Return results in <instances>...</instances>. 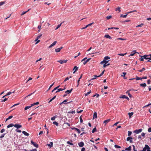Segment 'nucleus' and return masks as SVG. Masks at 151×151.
<instances>
[{"instance_id": "nucleus-1", "label": "nucleus", "mask_w": 151, "mask_h": 151, "mask_svg": "<svg viewBox=\"0 0 151 151\" xmlns=\"http://www.w3.org/2000/svg\"><path fill=\"white\" fill-rule=\"evenodd\" d=\"M87 58H85L83 59L81 61L82 62L83 61V64L84 65H85L86 63L88 62L91 59V58H88L87 59Z\"/></svg>"}, {"instance_id": "nucleus-2", "label": "nucleus", "mask_w": 151, "mask_h": 151, "mask_svg": "<svg viewBox=\"0 0 151 151\" xmlns=\"http://www.w3.org/2000/svg\"><path fill=\"white\" fill-rule=\"evenodd\" d=\"M139 56L141 57V58H143L145 59H149L151 60V57H149V55H145L143 56L141 55H140Z\"/></svg>"}, {"instance_id": "nucleus-3", "label": "nucleus", "mask_w": 151, "mask_h": 151, "mask_svg": "<svg viewBox=\"0 0 151 151\" xmlns=\"http://www.w3.org/2000/svg\"><path fill=\"white\" fill-rule=\"evenodd\" d=\"M142 131V129H139L136 130H134L133 132L134 133H135L136 134H137L141 132Z\"/></svg>"}, {"instance_id": "nucleus-4", "label": "nucleus", "mask_w": 151, "mask_h": 151, "mask_svg": "<svg viewBox=\"0 0 151 151\" xmlns=\"http://www.w3.org/2000/svg\"><path fill=\"white\" fill-rule=\"evenodd\" d=\"M68 60H58V62L60 63V64H62L64 63H66Z\"/></svg>"}, {"instance_id": "nucleus-5", "label": "nucleus", "mask_w": 151, "mask_h": 151, "mask_svg": "<svg viewBox=\"0 0 151 151\" xmlns=\"http://www.w3.org/2000/svg\"><path fill=\"white\" fill-rule=\"evenodd\" d=\"M14 127H15L17 129H18L22 127V125L18 124H14Z\"/></svg>"}, {"instance_id": "nucleus-6", "label": "nucleus", "mask_w": 151, "mask_h": 151, "mask_svg": "<svg viewBox=\"0 0 151 151\" xmlns=\"http://www.w3.org/2000/svg\"><path fill=\"white\" fill-rule=\"evenodd\" d=\"M31 143L36 147L37 148L38 147V145L36 143L33 142L32 140L31 141Z\"/></svg>"}, {"instance_id": "nucleus-7", "label": "nucleus", "mask_w": 151, "mask_h": 151, "mask_svg": "<svg viewBox=\"0 0 151 151\" xmlns=\"http://www.w3.org/2000/svg\"><path fill=\"white\" fill-rule=\"evenodd\" d=\"M57 43V41H55L52 44L50 45L48 47V48H50L55 45Z\"/></svg>"}, {"instance_id": "nucleus-8", "label": "nucleus", "mask_w": 151, "mask_h": 151, "mask_svg": "<svg viewBox=\"0 0 151 151\" xmlns=\"http://www.w3.org/2000/svg\"><path fill=\"white\" fill-rule=\"evenodd\" d=\"M67 101H68V100L66 99V100H65L63 102H62L60 104V105L63 104H67V103H65V102ZM72 102V101H70V102H69L67 103H70V102Z\"/></svg>"}, {"instance_id": "nucleus-9", "label": "nucleus", "mask_w": 151, "mask_h": 151, "mask_svg": "<svg viewBox=\"0 0 151 151\" xmlns=\"http://www.w3.org/2000/svg\"><path fill=\"white\" fill-rule=\"evenodd\" d=\"M131 150V147L129 146L128 147L126 148L125 149V150H122V151H130Z\"/></svg>"}, {"instance_id": "nucleus-10", "label": "nucleus", "mask_w": 151, "mask_h": 151, "mask_svg": "<svg viewBox=\"0 0 151 151\" xmlns=\"http://www.w3.org/2000/svg\"><path fill=\"white\" fill-rule=\"evenodd\" d=\"M132 138L131 137H128L127 139V141H129V142L130 143H132Z\"/></svg>"}, {"instance_id": "nucleus-11", "label": "nucleus", "mask_w": 151, "mask_h": 151, "mask_svg": "<svg viewBox=\"0 0 151 151\" xmlns=\"http://www.w3.org/2000/svg\"><path fill=\"white\" fill-rule=\"evenodd\" d=\"M136 53H137V52H136V50H133L131 52V54L129 56H133Z\"/></svg>"}, {"instance_id": "nucleus-12", "label": "nucleus", "mask_w": 151, "mask_h": 151, "mask_svg": "<svg viewBox=\"0 0 151 151\" xmlns=\"http://www.w3.org/2000/svg\"><path fill=\"white\" fill-rule=\"evenodd\" d=\"M53 143L52 142H50V144H47V145L50 148L51 147L53 146Z\"/></svg>"}, {"instance_id": "nucleus-13", "label": "nucleus", "mask_w": 151, "mask_h": 151, "mask_svg": "<svg viewBox=\"0 0 151 151\" xmlns=\"http://www.w3.org/2000/svg\"><path fill=\"white\" fill-rule=\"evenodd\" d=\"M110 121H111L110 119H108L106 120L104 122V123L105 124H106L108 123L109 122H110Z\"/></svg>"}, {"instance_id": "nucleus-14", "label": "nucleus", "mask_w": 151, "mask_h": 151, "mask_svg": "<svg viewBox=\"0 0 151 151\" xmlns=\"http://www.w3.org/2000/svg\"><path fill=\"white\" fill-rule=\"evenodd\" d=\"M78 145H79V146L80 147H82L84 145V143L83 142H81L79 143H78Z\"/></svg>"}, {"instance_id": "nucleus-15", "label": "nucleus", "mask_w": 151, "mask_h": 151, "mask_svg": "<svg viewBox=\"0 0 151 151\" xmlns=\"http://www.w3.org/2000/svg\"><path fill=\"white\" fill-rule=\"evenodd\" d=\"M14 125L13 123H11L8 125L7 126V128H9L11 127H12L13 126H14Z\"/></svg>"}, {"instance_id": "nucleus-16", "label": "nucleus", "mask_w": 151, "mask_h": 151, "mask_svg": "<svg viewBox=\"0 0 151 151\" xmlns=\"http://www.w3.org/2000/svg\"><path fill=\"white\" fill-rule=\"evenodd\" d=\"M148 147V146L147 145H146L145 147L143 149L142 151H146Z\"/></svg>"}, {"instance_id": "nucleus-17", "label": "nucleus", "mask_w": 151, "mask_h": 151, "mask_svg": "<svg viewBox=\"0 0 151 151\" xmlns=\"http://www.w3.org/2000/svg\"><path fill=\"white\" fill-rule=\"evenodd\" d=\"M104 71H105V70H104L100 74V75L98 76H97L96 75H95L93 76H96V77H100L101 76L104 74Z\"/></svg>"}, {"instance_id": "nucleus-18", "label": "nucleus", "mask_w": 151, "mask_h": 151, "mask_svg": "<svg viewBox=\"0 0 151 151\" xmlns=\"http://www.w3.org/2000/svg\"><path fill=\"white\" fill-rule=\"evenodd\" d=\"M104 37L107 38H109V39H111L112 38L109 35H105L104 36Z\"/></svg>"}, {"instance_id": "nucleus-19", "label": "nucleus", "mask_w": 151, "mask_h": 151, "mask_svg": "<svg viewBox=\"0 0 151 151\" xmlns=\"http://www.w3.org/2000/svg\"><path fill=\"white\" fill-rule=\"evenodd\" d=\"M75 70V71L73 72V73H74L76 71L78 70V68L76 66H75L74 67L73 70Z\"/></svg>"}, {"instance_id": "nucleus-20", "label": "nucleus", "mask_w": 151, "mask_h": 151, "mask_svg": "<svg viewBox=\"0 0 151 151\" xmlns=\"http://www.w3.org/2000/svg\"><path fill=\"white\" fill-rule=\"evenodd\" d=\"M22 133L25 135L26 136H29V133H27L25 131H23L22 132Z\"/></svg>"}, {"instance_id": "nucleus-21", "label": "nucleus", "mask_w": 151, "mask_h": 151, "mask_svg": "<svg viewBox=\"0 0 151 151\" xmlns=\"http://www.w3.org/2000/svg\"><path fill=\"white\" fill-rule=\"evenodd\" d=\"M140 86L143 87H145L147 86L146 84L145 83L140 84Z\"/></svg>"}, {"instance_id": "nucleus-22", "label": "nucleus", "mask_w": 151, "mask_h": 151, "mask_svg": "<svg viewBox=\"0 0 151 151\" xmlns=\"http://www.w3.org/2000/svg\"><path fill=\"white\" fill-rule=\"evenodd\" d=\"M73 88H71V89L70 90H67L65 92V93H70L71 92L72 90H73Z\"/></svg>"}, {"instance_id": "nucleus-23", "label": "nucleus", "mask_w": 151, "mask_h": 151, "mask_svg": "<svg viewBox=\"0 0 151 151\" xmlns=\"http://www.w3.org/2000/svg\"><path fill=\"white\" fill-rule=\"evenodd\" d=\"M97 114L96 112H95L94 113V114H93V119L96 118H97Z\"/></svg>"}, {"instance_id": "nucleus-24", "label": "nucleus", "mask_w": 151, "mask_h": 151, "mask_svg": "<svg viewBox=\"0 0 151 151\" xmlns=\"http://www.w3.org/2000/svg\"><path fill=\"white\" fill-rule=\"evenodd\" d=\"M121 8L120 7H118L117 8H115V10L116 11H118L119 12H120L121 11Z\"/></svg>"}, {"instance_id": "nucleus-25", "label": "nucleus", "mask_w": 151, "mask_h": 151, "mask_svg": "<svg viewBox=\"0 0 151 151\" xmlns=\"http://www.w3.org/2000/svg\"><path fill=\"white\" fill-rule=\"evenodd\" d=\"M134 113L132 112L131 113H129L128 115L129 118H130L131 116Z\"/></svg>"}, {"instance_id": "nucleus-26", "label": "nucleus", "mask_w": 151, "mask_h": 151, "mask_svg": "<svg viewBox=\"0 0 151 151\" xmlns=\"http://www.w3.org/2000/svg\"><path fill=\"white\" fill-rule=\"evenodd\" d=\"M42 36V34H41L39 36H38L37 37L36 39L35 40V41H36L38 39L41 37Z\"/></svg>"}, {"instance_id": "nucleus-27", "label": "nucleus", "mask_w": 151, "mask_h": 151, "mask_svg": "<svg viewBox=\"0 0 151 151\" xmlns=\"http://www.w3.org/2000/svg\"><path fill=\"white\" fill-rule=\"evenodd\" d=\"M126 40V39L122 38H116L115 40Z\"/></svg>"}, {"instance_id": "nucleus-28", "label": "nucleus", "mask_w": 151, "mask_h": 151, "mask_svg": "<svg viewBox=\"0 0 151 151\" xmlns=\"http://www.w3.org/2000/svg\"><path fill=\"white\" fill-rule=\"evenodd\" d=\"M31 107H32V106L31 105L30 106H26L24 108V110H26L29 109Z\"/></svg>"}, {"instance_id": "nucleus-29", "label": "nucleus", "mask_w": 151, "mask_h": 151, "mask_svg": "<svg viewBox=\"0 0 151 151\" xmlns=\"http://www.w3.org/2000/svg\"><path fill=\"white\" fill-rule=\"evenodd\" d=\"M128 14H126V15H123V14H121L120 16V17H123V18H126V17L127 16V15Z\"/></svg>"}, {"instance_id": "nucleus-30", "label": "nucleus", "mask_w": 151, "mask_h": 151, "mask_svg": "<svg viewBox=\"0 0 151 151\" xmlns=\"http://www.w3.org/2000/svg\"><path fill=\"white\" fill-rule=\"evenodd\" d=\"M126 93H127L128 94V95L129 96V97L131 98L132 97L130 93L129 92V91H128Z\"/></svg>"}, {"instance_id": "nucleus-31", "label": "nucleus", "mask_w": 151, "mask_h": 151, "mask_svg": "<svg viewBox=\"0 0 151 151\" xmlns=\"http://www.w3.org/2000/svg\"><path fill=\"white\" fill-rule=\"evenodd\" d=\"M63 90V89L62 88H58V89L56 91V93H57L60 91H62Z\"/></svg>"}, {"instance_id": "nucleus-32", "label": "nucleus", "mask_w": 151, "mask_h": 151, "mask_svg": "<svg viewBox=\"0 0 151 151\" xmlns=\"http://www.w3.org/2000/svg\"><path fill=\"white\" fill-rule=\"evenodd\" d=\"M126 96L125 95H122L120 97V98H122V99H125L126 97Z\"/></svg>"}, {"instance_id": "nucleus-33", "label": "nucleus", "mask_w": 151, "mask_h": 151, "mask_svg": "<svg viewBox=\"0 0 151 151\" xmlns=\"http://www.w3.org/2000/svg\"><path fill=\"white\" fill-rule=\"evenodd\" d=\"M62 24V23H61L60 24H58L57 26V27L55 29L56 30L57 29H58V28H59L60 27V26H61V25Z\"/></svg>"}, {"instance_id": "nucleus-34", "label": "nucleus", "mask_w": 151, "mask_h": 151, "mask_svg": "<svg viewBox=\"0 0 151 151\" xmlns=\"http://www.w3.org/2000/svg\"><path fill=\"white\" fill-rule=\"evenodd\" d=\"M60 51V49L59 48H57L55 49V51L57 52H59Z\"/></svg>"}, {"instance_id": "nucleus-35", "label": "nucleus", "mask_w": 151, "mask_h": 151, "mask_svg": "<svg viewBox=\"0 0 151 151\" xmlns=\"http://www.w3.org/2000/svg\"><path fill=\"white\" fill-rule=\"evenodd\" d=\"M110 59V57L109 56H106L104 58V60H106L108 59Z\"/></svg>"}, {"instance_id": "nucleus-36", "label": "nucleus", "mask_w": 151, "mask_h": 151, "mask_svg": "<svg viewBox=\"0 0 151 151\" xmlns=\"http://www.w3.org/2000/svg\"><path fill=\"white\" fill-rule=\"evenodd\" d=\"M53 123L56 126H58V123L56 122H53Z\"/></svg>"}, {"instance_id": "nucleus-37", "label": "nucleus", "mask_w": 151, "mask_h": 151, "mask_svg": "<svg viewBox=\"0 0 151 151\" xmlns=\"http://www.w3.org/2000/svg\"><path fill=\"white\" fill-rule=\"evenodd\" d=\"M5 1H1L0 2V6L5 4Z\"/></svg>"}, {"instance_id": "nucleus-38", "label": "nucleus", "mask_w": 151, "mask_h": 151, "mask_svg": "<svg viewBox=\"0 0 151 151\" xmlns=\"http://www.w3.org/2000/svg\"><path fill=\"white\" fill-rule=\"evenodd\" d=\"M137 11L136 10H133V11H130V12H127L126 13L127 14H129V13H132V12H136Z\"/></svg>"}, {"instance_id": "nucleus-39", "label": "nucleus", "mask_w": 151, "mask_h": 151, "mask_svg": "<svg viewBox=\"0 0 151 151\" xmlns=\"http://www.w3.org/2000/svg\"><path fill=\"white\" fill-rule=\"evenodd\" d=\"M127 53H126L124 54H123V53H119V54H118V55H120V56H124V55H126V54H127Z\"/></svg>"}, {"instance_id": "nucleus-40", "label": "nucleus", "mask_w": 151, "mask_h": 151, "mask_svg": "<svg viewBox=\"0 0 151 151\" xmlns=\"http://www.w3.org/2000/svg\"><path fill=\"white\" fill-rule=\"evenodd\" d=\"M91 91L90 90L89 92H87V93H86L85 94V96H87V95H88L90 93H91Z\"/></svg>"}, {"instance_id": "nucleus-41", "label": "nucleus", "mask_w": 151, "mask_h": 151, "mask_svg": "<svg viewBox=\"0 0 151 151\" xmlns=\"http://www.w3.org/2000/svg\"><path fill=\"white\" fill-rule=\"evenodd\" d=\"M111 18L112 16L111 15L107 16V17H106V18L107 19H109Z\"/></svg>"}, {"instance_id": "nucleus-42", "label": "nucleus", "mask_w": 151, "mask_h": 151, "mask_svg": "<svg viewBox=\"0 0 151 151\" xmlns=\"http://www.w3.org/2000/svg\"><path fill=\"white\" fill-rule=\"evenodd\" d=\"M145 70V68H143L141 70H138L139 72H141Z\"/></svg>"}, {"instance_id": "nucleus-43", "label": "nucleus", "mask_w": 151, "mask_h": 151, "mask_svg": "<svg viewBox=\"0 0 151 151\" xmlns=\"http://www.w3.org/2000/svg\"><path fill=\"white\" fill-rule=\"evenodd\" d=\"M143 25H144L142 23L140 24L139 25L136 26V27H142Z\"/></svg>"}, {"instance_id": "nucleus-44", "label": "nucleus", "mask_w": 151, "mask_h": 151, "mask_svg": "<svg viewBox=\"0 0 151 151\" xmlns=\"http://www.w3.org/2000/svg\"><path fill=\"white\" fill-rule=\"evenodd\" d=\"M114 147H115L117 148H121V147H120V146H118L117 145H115Z\"/></svg>"}, {"instance_id": "nucleus-45", "label": "nucleus", "mask_w": 151, "mask_h": 151, "mask_svg": "<svg viewBox=\"0 0 151 151\" xmlns=\"http://www.w3.org/2000/svg\"><path fill=\"white\" fill-rule=\"evenodd\" d=\"M56 118V116H55L52 117L51 118V119L53 121V120H55V118Z\"/></svg>"}, {"instance_id": "nucleus-46", "label": "nucleus", "mask_w": 151, "mask_h": 151, "mask_svg": "<svg viewBox=\"0 0 151 151\" xmlns=\"http://www.w3.org/2000/svg\"><path fill=\"white\" fill-rule=\"evenodd\" d=\"M96 127H95L92 130V132L93 133H94L96 131Z\"/></svg>"}, {"instance_id": "nucleus-47", "label": "nucleus", "mask_w": 151, "mask_h": 151, "mask_svg": "<svg viewBox=\"0 0 151 151\" xmlns=\"http://www.w3.org/2000/svg\"><path fill=\"white\" fill-rule=\"evenodd\" d=\"M6 134H2L0 137V138H1V139H2V138H3L5 135Z\"/></svg>"}, {"instance_id": "nucleus-48", "label": "nucleus", "mask_w": 151, "mask_h": 151, "mask_svg": "<svg viewBox=\"0 0 151 151\" xmlns=\"http://www.w3.org/2000/svg\"><path fill=\"white\" fill-rule=\"evenodd\" d=\"M69 113H71L72 114H74L75 113V111H70L68 112Z\"/></svg>"}, {"instance_id": "nucleus-49", "label": "nucleus", "mask_w": 151, "mask_h": 151, "mask_svg": "<svg viewBox=\"0 0 151 151\" xmlns=\"http://www.w3.org/2000/svg\"><path fill=\"white\" fill-rule=\"evenodd\" d=\"M93 23H90L87 25H86V27H88L89 26H91L93 24Z\"/></svg>"}, {"instance_id": "nucleus-50", "label": "nucleus", "mask_w": 151, "mask_h": 151, "mask_svg": "<svg viewBox=\"0 0 151 151\" xmlns=\"http://www.w3.org/2000/svg\"><path fill=\"white\" fill-rule=\"evenodd\" d=\"M132 132L130 131H128V136H130L132 134Z\"/></svg>"}, {"instance_id": "nucleus-51", "label": "nucleus", "mask_w": 151, "mask_h": 151, "mask_svg": "<svg viewBox=\"0 0 151 151\" xmlns=\"http://www.w3.org/2000/svg\"><path fill=\"white\" fill-rule=\"evenodd\" d=\"M67 143L68 144L71 145H73V144L72 143H71L70 141H67Z\"/></svg>"}, {"instance_id": "nucleus-52", "label": "nucleus", "mask_w": 151, "mask_h": 151, "mask_svg": "<svg viewBox=\"0 0 151 151\" xmlns=\"http://www.w3.org/2000/svg\"><path fill=\"white\" fill-rule=\"evenodd\" d=\"M19 103H18V104H14V105L13 106H12V107H11V108H12L15 106H17L18 105H19Z\"/></svg>"}, {"instance_id": "nucleus-53", "label": "nucleus", "mask_w": 151, "mask_h": 151, "mask_svg": "<svg viewBox=\"0 0 151 151\" xmlns=\"http://www.w3.org/2000/svg\"><path fill=\"white\" fill-rule=\"evenodd\" d=\"M54 82L49 87L48 90H49L50 88H51V87L53 86V85H54Z\"/></svg>"}, {"instance_id": "nucleus-54", "label": "nucleus", "mask_w": 151, "mask_h": 151, "mask_svg": "<svg viewBox=\"0 0 151 151\" xmlns=\"http://www.w3.org/2000/svg\"><path fill=\"white\" fill-rule=\"evenodd\" d=\"M26 13H27V12H23L21 14V16H22L24 14H25Z\"/></svg>"}, {"instance_id": "nucleus-55", "label": "nucleus", "mask_w": 151, "mask_h": 151, "mask_svg": "<svg viewBox=\"0 0 151 151\" xmlns=\"http://www.w3.org/2000/svg\"><path fill=\"white\" fill-rule=\"evenodd\" d=\"M15 131L16 132H22V131L21 130L18 129H16Z\"/></svg>"}, {"instance_id": "nucleus-56", "label": "nucleus", "mask_w": 151, "mask_h": 151, "mask_svg": "<svg viewBox=\"0 0 151 151\" xmlns=\"http://www.w3.org/2000/svg\"><path fill=\"white\" fill-rule=\"evenodd\" d=\"M135 79H136V80L138 81V80H140V78L139 77H138L137 76H136Z\"/></svg>"}, {"instance_id": "nucleus-57", "label": "nucleus", "mask_w": 151, "mask_h": 151, "mask_svg": "<svg viewBox=\"0 0 151 151\" xmlns=\"http://www.w3.org/2000/svg\"><path fill=\"white\" fill-rule=\"evenodd\" d=\"M96 96V97L97 98L99 96V95L98 94L96 93V94H95L93 96V97H94L95 96Z\"/></svg>"}, {"instance_id": "nucleus-58", "label": "nucleus", "mask_w": 151, "mask_h": 151, "mask_svg": "<svg viewBox=\"0 0 151 151\" xmlns=\"http://www.w3.org/2000/svg\"><path fill=\"white\" fill-rule=\"evenodd\" d=\"M150 105H151V104H149L147 105L144 106L143 107V108H144L145 107H147V106H149Z\"/></svg>"}, {"instance_id": "nucleus-59", "label": "nucleus", "mask_w": 151, "mask_h": 151, "mask_svg": "<svg viewBox=\"0 0 151 151\" xmlns=\"http://www.w3.org/2000/svg\"><path fill=\"white\" fill-rule=\"evenodd\" d=\"M83 111V110H81L80 111H78V110L77 111V112L78 113H81Z\"/></svg>"}, {"instance_id": "nucleus-60", "label": "nucleus", "mask_w": 151, "mask_h": 151, "mask_svg": "<svg viewBox=\"0 0 151 151\" xmlns=\"http://www.w3.org/2000/svg\"><path fill=\"white\" fill-rule=\"evenodd\" d=\"M5 129H2L1 130V131H0V132L1 133H3V132H4V131H5Z\"/></svg>"}, {"instance_id": "nucleus-61", "label": "nucleus", "mask_w": 151, "mask_h": 151, "mask_svg": "<svg viewBox=\"0 0 151 151\" xmlns=\"http://www.w3.org/2000/svg\"><path fill=\"white\" fill-rule=\"evenodd\" d=\"M145 133L144 132H142L141 134V136L143 137H144L145 136Z\"/></svg>"}, {"instance_id": "nucleus-62", "label": "nucleus", "mask_w": 151, "mask_h": 151, "mask_svg": "<svg viewBox=\"0 0 151 151\" xmlns=\"http://www.w3.org/2000/svg\"><path fill=\"white\" fill-rule=\"evenodd\" d=\"M123 74V75H121L122 76L124 77L125 76L126 74V73L125 72H123L122 73Z\"/></svg>"}, {"instance_id": "nucleus-63", "label": "nucleus", "mask_w": 151, "mask_h": 151, "mask_svg": "<svg viewBox=\"0 0 151 151\" xmlns=\"http://www.w3.org/2000/svg\"><path fill=\"white\" fill-rule=\"evenodd\" d=\"M80 122L81 123L83 121V120H82V117L81 116H80Z\"/></svg>"}, {"instance_id": "nucleus-64", "label": "nucleus", "mask_w": 151, "mask_h": 151, "mask_svg": "<svg viewBox=\"0 0 151 151\" xmlns=\"http://www.w3.org/2000/svg\"><path fill=\"white\" fill-rule=\"evenodd\" d=\"M148 131L149 132H151V127L149 128L148 129Z\"/></svg>"}]
</instances>
